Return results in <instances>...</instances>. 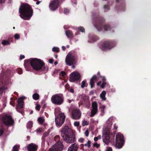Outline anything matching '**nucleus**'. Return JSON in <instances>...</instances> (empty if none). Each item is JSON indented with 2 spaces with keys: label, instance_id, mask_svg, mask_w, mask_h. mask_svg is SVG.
<instances>
[{
  "label": "nucleus",
  "instance_id": "40",
  "mask_svg": "<svg viewBox=\"0 0 151 151\" xmlns=\"http://www.w3.org/2000/svg\"><path fill=\"white\" fill-rule=\"evenodd\" d=\"M14 37L16 39L18 40L20 38V35L19 34H16L14 35Z\"/></svg>",
  "mask_w": 151,
  "mask_h": 151
},
{
  "label": "nucleus",
  "instance_id": "59",
  "mask_svg": "<svg viewBox=\"0 0 151 151\" xmlns=\"http://www.w3.org/2000/svg\"><path fill=\"white\" fill-rule=\"evenodd\" d=\"M114 129L116 130L118 128V127L116 124H115L114 125Z\"/></svg>",
  "mask_w": 151,
  "mask_h": 151
},
{
  "label": "nucleus",
  "instance_id": "57",
  "mask_svg": "<svg viewBox=\"0 0 151 151\" xmlns=\"http://www.w3.org/2000/svg\"><path fill=\"white\" fill-rule=\"evenodd\" d=\"M54 60L53 59H51L49 60V62L50 63H53Z\"/></svg>",
  "mask_w": 151,
  "mask_h": 151
},
{
  "label": "nucleus",
  "instance_id": "47",
  "mask_svg": "<svg viewBox=\"0 0 151 151\" xmlns=\"http://www.w3.org/2000/svg\"><path fill=\"white\" fill-rule=\"evenodd\" d=\"M45 138H46L45 137L42 136V144H44V143L45 141Z\"/></svg>",
  "mask_w": 151,
  "mask_h": 151
},
{
  "label": "nucleus",
  "instance_id": "23",
  "mask_svg": "<svg viewBox=\"0 0 151 151\" xmlns=\"http://www.w3.org/2000/svg\"><path fill=\"white\" fill-rule=\"evenodd\" d=\"M65 88L66 89L71 93H73L74 92V89L72 87H70L68 84H67L65 85Z\"/></svg>",
  "mask_w": 151,
  "mask_h": 151
},
{
  "label": "nucleus",
  "instance_id": "14",
  "mask_svg": "<svg viewBox=\"0 0 151 151\" xmlns=\"http://www.w3.org/2000/svg\"><path fill=\"white\" fill-rule=\"evenodd\" d=\"M25 98V97L23 96L20 97L18 98L17 102L18 103V105L16 106V109L17 111L19 112L23 107V105L24 104L23 100Z\"/></svg>",
  "mask_w": 151,
  "mask_h": 151
},
{
  "label": "nucleus",
  "instance_id": "38",
  "mask_svg": "<svg viewBox=\"0 0 151 151\" xmlns=\"http://www.w3.org/2000/svg\"><path fill=\"white\" fill-rule=\"evenodd\" d=\"M56 142H60L59 141L60 140V137L59 135H56L55 136L54 138Z\"/></svg>",
  "mask_w": 151,
  "mask_h": 151
},
{
  "label": "nucleus",
  "instance_id": "17",
  "mask_svg": "<svg viewBox=\"0 0 151 151\" xmlns=\"http://www.w3.org/2000/svg\"><path fill=\"white\" fill-rule=\"evenodd\" d=\"M31 59L25 60L24 61V65L26 70L30 71L31 70V66L30 62Z\"/></svg>",
  "mask_w": 151,
  "mask_h": 151
},
{
  "label": "nucleus",
  "instance_id": "39",
  "mask_svg": "<svg viewBox=\"0 0 151 151\" xmlns=\"http://www.w3.org/2000/svg\"><path fill=\"white\" fill-rule=\"evenodd\" d=\"M107 84L106 82L104 81L102 83L101 86V87L102 88H104L105 87V86Z\"/></svg>",
  "mask_w": 151,
  "mask_h": 151
},
{
  "label": "nucleus",
  "instance_id": "9",
  "mask_svg": "<svg viewBox=\"0 0 151 151\" xmlns=\"http://www.w3.org/2000/svg\"><path fill=\"white\" fill-rule=\"evenodd\" d=\"M65 119V116L63 113H61L58 114L57 117L55 118L56 126L57 127H60L64 122Z\"/></svg>",
  "mask_w": 151,
  "mask_h": 151
},
{
  "label": "nucleus",
  "instance_id": "60",
  "mask_svg": "<svg viewBox=\"0 0 151 151\" xmlns=\"http://www.w3.org/2000/svg\"><path fill=\"white\" fill-rule=\"evenodd\" d=\"M5 1L6 0H0V4H1L4 3L5 2Z\"/></svg>",
  "mask_w": 151,
  "mask_h": 151
},
{
  "label": "nucleus",
  "instance_id": "4",
  "mask_svg": "<svg viewBox=\"0 0 151 151\" xmlns=\"http://www.w3.org/2000/svg\"><path fill=\"white\" fill-rule=\"evenodd\" d=\"M30 59L31 65L34 70L42 71L45 70V63L43 61L37 58H31Z\"/></svg>",
  "mask_w": 151,
  "mask_h": 151
},
{
  "label": "nucleus",
  "instance_id": "13",
  "mask_svg": "<svg viewBox=\"0 0 151 151\" xmlns=\"http://www.w3.org/2000/svg\"><path fill=\"white\" fill-rule=\"evenodd\" d=\"M4 124L6 126L13 124L14 121L10 116H6L3 118Z\"/></svg>",
  "mask_w": 151,
  "mask_h": 151
},
{
  "label": "nucleus",
  "instance_id": "1",
  "mask_svg": "<svg viewBox=\"0 0 151 151\" xmlns=\"http://www.w3.org/2000/svg\"><path fill=\"white\" fill-rule=\"evenodd\" d=\"M93 19L94 26L99 31H101L104 29V30H110L111 27L109 24H105L103 25L105 19L103 17H100L98 14L93 15Z\"/></svg>",
  "mask_w": 151,
  "mask_h": 151
},
{
  "label": "nucleus",
  "instance_id": "44",
  "mask_svg": "<svg viewBox=\"0 0 151 151\" xmlns=\"http://www.w3.org/2000/svg\"><path fill=\"white\" fill-rule=\"evenodd\" d=\"M4 132V130L3 128L1 129H0V137L3 134Z\"/></svg>",
  "mask_w": 151,
  "mask_h": 151
},
{
  "label": "nucleus",
  "instance_id": "62",
  "mask_svg": "<svg viewBox=\"0 0 151 151\" xmlns=\"http://www.w3.org/2000/svg\"><path fill=\"white\" fill-rule=\"evenodd\" d=\"M62 50L63 51H65L66 49V48L64 46H62Z\"/></svg>",
  "mask_w": 151,
  "mask_h": 151
},
{
  "label": "nucleus",
  "instance_id": "6",
  "mask_svg": "<svg viewBox=\"0 0 151 151\" xmlns=\"http://www.w3.org/2000/svg\"><path fill=\"white\" fill-rule=\"evenodd\" d=\"M116 44V42L114 40L106 41L102 44L101 48L103 51L110 50L115 46Z\"/></svg>",
  "mask_w": 151,
  "mask_h": 151
},
{
  "label": "nucleus",
  "instance_id": "22",
  "mask_svg": "<svg viewBox=\"0 0 151 151\" xmlns=\"http://www.w3.org/2000/svg\"><path fill=\"white\" fill-rule=\"evenodd\" d=\"M65 34L68 38L72 39L73 37V34L72 32L69 30H67L65 32Z\"/></svg>",
  "mask_w": 151,
  "mask_h": 151
},
{
  "label": "nucleus",
  "instance_id": "46",
  "mask_svg": "<svg viewBox=\"0 0 151 151\" xmlns=\"http://www.w3.org/2000/svg\"><path fill=\"white\" fill-rule=\"evenodd\" d=\"M80 123L79 122L76 121L74 123V125L75 126L78 127L79 126Z\"/></svg>",
  "mask_w": 151,
  "mask_h": 151
},
{
  "label": "nucleus",
  "instance_id": "37",
  "mask_svg": "<svg viewBox=\"0 0 151 151\" xmlns=\"http://www.w3.org/2000/svg\"><path fill=\"white\" fill-rule=\"evenodd\" d=\"M89 121H84L83 122L82 126H84L85 125H88L89 124Z\"/></svg>",
  "mask_w": 151,
  "mask_h": 151
},
{
  "label": "nucleus",
  "instance_id": "45",
  "mask_svg": "<svg viewBox=\"0 0 151 151\" xmlns=\"http://www.w3.org/2000/svg\"><path fill=\"white\" fill-rule=\"evenodd\" d=\"M104 9H106L107 10H109V6L108 5H106L104 6Z\"/></svg>",
  "mask_w": 151,
  "mask_h": 151
},
{
  "label": "nucleus",
  "instance_id": "24",
  "mask_svg": "<svg viewBox=\"0 0 151 151\" xmlns=\"http://www.w3.org/2000/svg\"><path fill=\"white\" fill-rule=\"evenodd\" d=\"M106 93V92L105 91H102V92L100 95V97L104 100H106V98L105 96Z\"/></svg>",
  "mask_w": 151,
  "mask_h": 151
},
{
  "label": "nucleus",
  "instance_id": "61",
  "mask_svg": "<svg viewBox=\"0 0 151 151\" xmlns=\"http://www.w3.org/2000/svg\"><path fill=\"white\" fill-rule=\"evenodd\" d=\"M112 149L111 147H109L107 150V151H112Z\"/></svg>",
  "mask_w": 151,
  "mask_h": 151
},
{
  "label": "nucleus",
  "instance_id": "16",
  "mask_svg": "<svg viewBox=\"0 0 151 151\" xmlns=\"http://www.w3.org/2000/svg\"><path fill=\"white\" fill-rule=\"evenodd\" d=\"M63 146L62 142L61 141L59 142L53 146L51 151H61L62 150Z\"/></svg>",
  "mask_w": 151,
  "mask_h": 151
},
{
  "label": "nucleus",
  "instance_id": "2",
  "mask_svg": "<svg viewBox=\"0 0 151 151\" xmlns=\"http://www.w3.org/2000/svg\"><path fill=\"white\" fill-rule=\"evenodd\" d=\"M20 17L24 20H29L33 14L32 7L27 3L22 4L19 9Z\"/></svg>",
  "mask_w": 151,
  "mask_h": 151
},
{
  "label": "nucleus",
  "instance_id": "55",
  "mask_svg": "<svg viewBox=\"0 0 151 151\" xmlns=\"http://www.w3.org/2000/svg\"><path fill=\"white\" fill-rule=\"evenodd\" d=\"M61 73L62 75V76H64L66 75V73H65L63 71H62L61 72Z\"/></svg>",
  "mask_w": 151,
  "mask_h": 151
},
{
  "label": "nucleus",
  "instance_id": "50",
  "mask_svg": "<svg viewBox=\"0 0 151 151\" xmlns=\"http://www.w3.org/2000/svg\"><path fill=\"white\" fill-rule=\"evenodd\" d=\"M84 139L83 138H81L78 139V142L81 143H83Z\"/></svg>",
  "mask_w": 151,
  "mask_h": 151
},
{
  "label": "nucleus",
  "instance_id": "58",
  "mask_svg": "<svg viewBox=\"0 0 151 151\" xmlns=\"http://www.w3.org/2000/svg\"><path fill=\"white\" fill-rule=\"evenodd\" d=\"M94 91L92 90L90 91L89 92V95H93L94 93Z\"/></svg>",
  "mask_w": 151,
  "mask_h": 151
},
{
  "label": "nucleus",
  "instance_id": "52",
  "mask_svg": "<svg viewBox=\"0 0 151 151\" xmlns=\"http://www.w3.org/2000/svg\"><path fill=\"white\" fill-rule=\"evenodd\" d=\"M80 149H81V150H84V145L83 144H81L80 145Z\"/></svg>",
  "mask_w": 151,
  "mask_h": 151
},
{
  "label": "nucleus",
  "instance_id": "63",
  "mask_svg": "<svg viewBox=\"0 0 151 151\" xmlns=\"http://www.w3.org/2000/svg\"><path fill=\"white\" fill-rule=\"evenodd\" d=\"M98 138L97 137H95L94 138V140L95 141H97L98 140Z\"/></svg>",
  "mask_w": 151,
  "mask_h": 151
},
{
  "label": "nucleus",
  "instance_id": "27",
  "mask_svg": "<svg viewBox=\"0 0 151 151\" xmlns=\"http://www.w3.org/2000/svg\"><path fill=\"white\" fill-rule=\"evenodd\" d=\"M92 109H98V104L96 102H93L92 104Z\"/></svg>",
  "mask_w": 151,
  "mask_h": 151
},
{
  "label": "nucleus",
  "instance_id": "3",
  "mask_svg": "<svg viewBox=\"0 0 151 151\" xmlns=\"http://www.w3.org/2000/svg\"><path fill=\"white\" fill-rule=\"evenodd\" d=\"M61 135L66 142L72 143L76 141L75 134L68 126H65L61 130Z\"/></svg>",
  "mask_w": 151,
  "mask_h": 151
},
{
  "label": "nucleus",
  "instance_id": "12",
  "mask_svg": "<svg viewBox=\"0 0 151 151\" xmlns=\"http://www.w3.org/2000/svg\"><path fill=\"white\" fill-rule=\"evenodd\" d=\"M59 0H53L51 1L49 4V7L50 10L55 11L59 6Z\"/></svg>",
  "mask_w": 151,
  "mask_h": 151
},
{
  "label": "nucleus",
  "instance_id": "53",
  "mask_svg": "<svg viewBox=\"0 0 151 151\" xmlns=\"http://www.w3.org/2000/svg\"><path fill=\"white\" fill-rule=\"evenodd\" d=\"M48 134L47 132H45L43 134V136L46 137L48 136Z\"/></svg>",
  "mask_w": 151,
  "mask_h": 151
},
{
  "label": "nucleus",
  "instance_id": "43",
  "mask_svg": "<svg viewBox=\"0 0 151 151\" xmlns=\"http://www.w3.org/2000/svg\"><path fill=\"white\" fill-rule=\"evenodd\" d=\"M100 146L99 144H98L97 142L95 143L93 145V146L94 147H96L97 148H98Z\"/></svg>",
  "mask_w": 151,
  "mask_h": 151
},
{
  "label": "nucleus",
  "instance_id": "10",
  "mask_svg": "<svg viewBox=\"0 0 151 151\" xmlns=\"http://www.w3.org/2000/svg\"><path fill=\"white\" fill-rule=\"evenodd\" d=\"M51 101L55 105H60L63 103V99L61 96L56 94L52 96Z\"/></svg>",
  "mask_w": 151,
  "mask_h": 151
},
{
  "label": "nucleus",
  "instance_id": "7",
  "mask_svg": "<svg viewBox=\"0 0 151 151\" xmlns=\"http://www.w3.org/2000/svg\"><path fill=\"white\" fill-rule=\"evenodd\" d=\"M115 133L113 134L112 133H110V130H107V131L105 133L103 136V142L107 145L110 142V139L111 138V142L112 139H113V142L115 143L114 140L115 136Z\"/></svg>",
  "mask_w": 151,
  "mask_h": 151
},
{
  "label": "nucleus",
  "instance_id": "64",
  "mask_svg": "<svg viewBox=\"0 0 151 151\" xmlns=\"http://www.w3.org/2000/svg\"><path fill=\"white\" fill-rule=\"evenodd\" d=\"M101 81H99L98 83H97V85L98 86H99L101 83Z\"/></svg>",
  "mask_w": 151,
  "mask_h": 151
},
{
  "label": "nucleus",
  "instance_id": "54",
  "mask_svg": "<svg viewBox=\"0 0 151 151\" xmlns=\"http://www.w3.org/2000/svg\"><path fill=\"white\" fill-rule=\"evenodd\" d=\"M85 134L86 137H88L89 135V132L88 130H86L85 132Z\"/></svg>",
  "mask_w": 151,
  "mask_h": 151
},
{
  "label": "nucleus",
  "instance_id": "26",
  "mask_svg": "<svg viewBox=\"0 0 151 151\" xmlns=\"http://www.w3.org/2000/svg\"><path fill=\"white\" fill-rule=\"evenodd\" d=\"M32 98L34 100H37L39 99L40 96L38 93H35L32 95Z\"/></svg>",
  "mask_w": 151,
  "mask_h": 151
},
{
  "label": "nucleus",
  "instance_id": "42",
  "mask_svg": "<svg viewBox=\"0 0 151 151\" xmlns=\"http://www.w3.org/2000/svg\"><path fill=\"white\" fill-rule=\"evenodd\" d=\"M41 107L40 105V104H37L35 107V109L38 111H39Z\"/></svg>",
  "mask_w": 151,
  "mask_h": 151
},
{
  "label": "nucleus",
  "instance_id": "5",
  "mask_svg": "<svg viewBox=\"0 0 151 151\" xmlns=\"http://www.w3.org/2000/svg\"><path fill=\"white\" fill-rule=\"evenodd\" d=\"M77 59L76 53L74 52H69L66 56L65 60L66 63L69 66L75 64L77 61Z\"/></svg>",
  "mask_w": 151,
  "mask_h": 151
},
{
  "label": "nucleus",
  "instance_id": "20",
  "mask_svg": "<svg viewBox=\"0 0 151 151\" xmlns=\"http://www.w3.org/2000/svg\"><path fill=\"white\" fill-rule=\"evenodd\" d=\"M78 145L76 143L72 144L68 149V151H78Z\"/></svg>",
  "mask_w": 151,
  "mask_h": 151
},
{
  "label": "nucleus",
  "instance_id": "41",
  "mask_svg": "<svg viewBox=\"0 0 151 151\" xmlns=\"http://www.w3.org/2000/svg\"><path fill=\"white\" fill-rule=\"evenodd\" d=\"M17 72L18 74H21L22 73V70L20 68H19L17 69Z\"/></svg>",
  "mask_w": 151,
  "mask_h": 151
},
{
  "label": "nucleus",
  "instance_id": "30",
  "mask_svg": "<svg viewBox=\"0 0 151 151\" xmlns=\"http://www.w3.org/2000/svg\"><path fill=\"white\" fill-rule=\"evenodd\" d=\"M32 126V122H29L27 124V128H31Z\"/></svg>",
  "mask_w": 151,
  "mask_h": 151
},
{
  "label": "nucleus",
  "instance_id": "51",
  "mask_svg": "<svg viewBox=\"0 0 151 151\" xmlns=\"http://www.w3.org/2000/svg\"><path fill=\"white\" fill-rule=\"evenodd\" d=\"M13 40L14 39L13 37H10L8 39L7 41H9L10 42L11 41L13 42Z\"/></svg>",
  "mask_w": 151,
  "mask_h": 151
},
{
  "label": "nucleus",
  "instance_id": "25",
  "mask_svg": "<svg viewBox=\"0 0 151 151\" xmlns=\"http://www.w3.org/2000/svg\"><path fill=\"white\" fill-rule=\"evenodd\" d=\"M98 110V109H92L91 111L90 116L92 117L94 116L97 113Z\"/></svg>",
  "mask_w": 151,
  "mask_h": 151
},
{
  "label": "nucleus",
  "instance_id": "8",
  "mask_svg": "<svg viewBox=\"0 0 151 151\" xmlns=\"http://www.w3.org/2000/svg\"><path fill=\"white\" fill-rule=\"evenodd\" d=\"M124 142L123 135L120 133H118L116 136L115 146L118 148H121L123 146Z\"/></svg>",
  "mask_w": 151,
  "mask_h": 151
},
{
  "label": "nucleus",
  "instance_id": "19",
  "mask_svg": "<svg viewBox=\"0 0 151 151\" xmlns=\"http://www.w3.org/2000/svg\"><path fill=\"white\" fill-rule=\"evenodd\" d=\"M98 80L97 77L96 75H93L90 80V84L91 88H92L95 85V81Z\"/></svg>",
  "mask_w": 151,
  "mask_h": 151
},
{
  "label": "nucleus",
  "instance_id": "18",
  "mask_svg": "<svg viewBox=\"0 0 151 151\" xmlns=\"http://www.w3.org/2000/svg\"><path fill=\"white\" fill-rule=\"evenodd\" d=\"M37 145L34 143H31L27 146V149L28 151H37Z\"/></svg>",
  "mask_w": 151,
  "mask_h": 151
},
{
  "label": "nucleus",
  "instance_id": "11",
  "mask_svg": "<svg viewBox=\"0 0 151 151\" xmlns=\"http://www.w3.org/2000/svg\"><path fill=\"white\" fill-rule=\"evenodd\" d=\"M70 81L71 82H74L80 80L81 78L80 74L77 72H74L71 73L70 75Z\"/></svg>",
  "mask_w": 151,
  "mask_h": 151
},
{
  "label": "nucleus",
  "instance_id": "32",
  "mask_svg": "<svg viewBox=\"0 0 151 151\" xmlns=\"http://www.w3.org/2000/svg\"><path fill=\"white\" fill-rule=\"evenodd\" d=\"M99 38L98 37L94 35L92 37V40L94 42H95L99 40Z\"/></svg>",
  "mask_w": 151,
  "mask_h": 151
},
{
  "label": "nucleus",
  "instance_id": "35",
  "mask_svg": "<svg viewBox=\"0 0 151 151\" xmlns=\"http://www.w3.org/2000/svg\"><path fill=\"white\" fill-rule=\"evenodd\" d=\"M52 50L53 52H59V49L58 47H54L52 49Z\"/></svg>",
  "mask_w": 151,
  "mask_h": 151
},
{
  "label": "nucleus",
  "instance_id": "34",
  "mask_svg": "<svg viewBox=\"0 0 151 151\" xmlns=\"http://www.w3.org/2000/svg\"><path fill=\"white\" fill-rule=\"evenodd\" d=\"M91 141L90 140H88L87 142V143L84 145V146L86 147H87L88 148H89L91 147Z\"/></svg>",
  "mask_w": 151,
  "mask_h": 151
},
{
  "label": "nucleus",
  "instance_id": "49",
  "mask_svg": "<svg viewBox=\"0 0 151 151\" xmlns=\"http://www.w3.org/2000/svg\"><path fill=\"white\" fill-rule=\"evenodd\" d=\"M64 12V13L65 14H68L69 12V10L68 9H65Z\"/></svg>",
  "mask_w": 151,
  "mask_h": 151
},
{
  "label": "nucleus",
  "instance_id": "28",
  "mask_svg": "<svg viewBox=\"0 0 151 151\" xmlns=\"http://www.w3.org/2000/svg\"><path fill=\"white\" fill-rule=\"evenodd\" d=\"M10 42H9V41L7 40H4L2 41V44L4 45H9L10 44Z\"/></svg>",
  "mask_w": 151,
  "mask_h": 151
},
{
  "label": "nucleus",
  "instance_id": "48",
  "mask_svg": "<svg viewBox=\"0 0 151 151\" xmlns=\"http://www.w3.org/2000/svg\"><path fill=\"white\" fill-rule=\"evenodd\" d=\"M100 78H102L103 82H106V79L104 76H100Z\"/></svg>",
  "mask_w": 151,
  "mask_h": 151
},
{
  "label": "nucleus",
  "instance_id": "31",
  "mask_svg": "<svg viewBox=\"0 0 151 151\" xmlns=\"http://www.w3.org/2000/svg\"><path fill=\"white\" fill-rule=\"evenodd\" d=\"M19 147L18 145H14L13 147L12 151H19Z\"/></svg>",
  "mask_w": 151,
  "mask_h": 151
},
{
  "label": "nucleus",
  "instance_id": "15",
  "mask_svg": "<svg viewBox=\"0 0 151 151\" xmlns=\"http://www.w3.org/2000/svg\"><path fill=\"white\" fill-rule=\"evenodd\" d=\"M81 116V113L80 111L77 109H74L72 112V117L74 119H78Z\"/></svg>",
  "mask_w": 151,
  "mask_h": 151
},
{
  "label": "nucleus",
  "instance_id": "29",
  "mask_svg": "<svg viewBox=\"0 0 151 151\" xmlns=\"http://www.w3.org/2000/svg\"><path fill=\"white\" fill-rule=\"evenodd\" d=\"M38 121L40 124H42L44 122V119L43 118L40 117L38 119Z\"/></svg>",
  "mask_w": 151,
  "mask_h": 151
},
{
  "label": "nucleus",
  "instance_id": "33",
  "mask_svg": "<svg viewBox=\"0 0 151 151\" xmlns=\"http://www.w3.org/2000/svg\"><path fill=\"white\" fill-rule=\"evenodd\" d=\"M86 80L83 81L82 82V84L81 86V87L82 88H83L86 86Z\"/></svg>",
  "mask_w": 151,
  "mask_h": 151
},
{
  "label": "nucleus",
  "instance_id": "36",
  "mask_svg": "<svg viewBox=\"0 0 151 151\" xmlns=\"http://www.w3.org/2000/svg\"><path fill=\"white\" fill-rule=\"evenodd\" d=\"M78 29L81 32H85V29L84 28L82 27H80L78 28Z\"/></svg>",
  "mask_w": 151,
  "mask_h": 151
},
{
  "label": "nucleus",
  "instance_id": "21",
  "mask_svg": "<svg viewBox=\"0 0 151 151\" xmlns=\"http://www.w3.org/2000/svg\"><path fill=\"white\" fill-rule=\"evenodd\" d=\"M116 3H120V6L119 8H124L125 6V3L124 0H116Z\"/></svg>",
  "mask_w": 151,
  "mask_h": 151
},
{
  "label": "nucleus",
  "instance_id": "56",
  "mask_svg": "<svg viewBox=\"0 0 151 151\" xmlns=\"http://www.w3.org/2000/svg\"><path fill=\"white\" fill-rule=\"evenodd\" d=\"M25 58V56L23 55H20V58L21 60H22L23 59H24Z\"/></svg>",
  "mask_w": 151,
  "mask_h": 151
}]
</instances>
